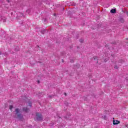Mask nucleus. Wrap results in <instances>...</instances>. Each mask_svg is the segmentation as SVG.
Instances as JSON below:
<instances>
[{
    "label": "nucleus",
    "mask_w": 128,
    "mask_h": 128,
    "mask_svg": "<svg viewBox=\"0 0 128 128\" xmlns=\"http://www.w3.org/2000/svg\"><path fill=\"white\" fill-rule=\"evenodd\" d=\"M36 116L38 120H42V116L38 113H36Z\"/></svg>",
    "instance_id": "obj_1"
},
{
    "label": "nucleus",
    "mask_w": 128,
    "mask_h": 128,
    "mask_svg": "<svg viewBox=\"0 0 128 128\" xmlns=\"http://www.w3.org/2000/svg\"><path fill=\"white\" fill-rule=\"evenodd\" d=\"M16 115L17 116V118H20L22 116V114H18V113L20 112V110H18V108L16 110Z\"/></svg>",
    "instance_id": "obj_2"
},
{
    "label": "nucleus",
    "mask_w": 128,
    "mask_h": 128,
    "mask_svg": "<svg viewBox=\"0 0 128 128\" xmlns=\"http://www.w3.org/2000/svg\"><path fill=\"white\" fill-rule=\"evenodd\" d=\"M120 124V121L118 120H114L113 122V124Z\"/></svg>",
    "instance_id": "obj_3"
},
{
    "label": "nucleus",
    "mask_w": 128,
    "mask_h": 128,
    "mask_svg": "<svg viewBox=\"0 0 128 128\" xmlns=\"http://www.w3.org/2000/svg\"><path fill=\"white\" fill-rule=\"evenodd\" d=\"M110 12L112 14H114L116 12V9H112L110 10Z\"/></svg>",
    "instance_id": "obj_4"
},
{
    "label": "nucleus",
    "mask_w": 128,
    "mask_h": 128,
    "mask_svg": "<svg viewBox=\"0 0 128 128\" xmlns=\"http://www.w3.org/2000/svg\"><path fill=\"white\" fill-rule=\"evenodd\" d=\"M23 110L26 112H28V108H24L23 109Z\"/></svg>",
    "instance_id": "obj_5"
},
{
    "label": "nucleus",
    "mask_w": 128,
    "mask_h": 128,
    "mask_svg": "<svg viewBox=\"0 0 128 128\" xmlns=\"http://www.w3.org/2000/svg\"><path fill=\"white\" fill-rule=\"evenodd\" d=\"M28 106H32V102H30V101H28Z\"/></svg>",
    "instance_id": "obj_6"
},
{
    "label": "nucleus",
    "mask_w": 128,
    "mask_h": 128,
    "mask_svg": "<svg viewBox=\"0 0 128 128\" xmlns=\"http://www.w3.org/2000/svg\"><path fill=\"white\" fill-rule=\"evenodd\" d=\"M102 118H104V120H106V116H102Z\"/></svg>",
    "instance_id": "obj_7"
},
{
    "label": "nucleus",
    "mask_w": 128,
    "mask_h": 128,
    "mask_svg": "<svg viewBox=\"0 0 128 128\" xmlns=\"http://www.w3.org/2000/svg\"><path fill=\"white\" fill-rule=\"evenodd\" d=\"M12 105H10V106H9V108H10V110H12Z\"/></svg>",
    "instance_id": "obj_8"
},
{
    "label": "nucleus",
    "mask_w": 128,
    "mask_h": 128,
    "mask_svg": "<svg viewBox=\"0 0 128 128\" xmlns=\"http://www.w3.org/2000/svg\"><path fill=\"white\" fill-rule=\"evenodd\" d=\"M4 56H8V53H7V52H5V53L4 54Z\"/></svg>",
    "instance_id": "obj_9"
},
{
    "label": "nucleus",
    "mask_w": 128,
    "mask_h": 128,
    "mask_svg": "<svg viewBox=\"0 0 128 128\" xmlns=\"http://www.w3.org/2000/svg\"><path fill=\"white\" fill-rule=\"evenodd\" d=\"M114 68H118V66H115Z\"/></svg>",
    "instance_id": "obj_10"
},
{
    "label": "nucleus",
    "mask_w": 128,
    "mask_h": 128,
    "mask_svg": "<svg viewBox=\"0 0 128 128\" xmlns=\"http://www.w3.org/2000/svg\"><path fill=\"white\" fill-rule=\"evenodd\" d=\"M96 57H94V60H96Z\"/></svg>",
    "instance_id": "obj_11"
},
{
    "label": "nucleus",
    "mask_w": 128,
    "mask_h": 128,
    "mask_svg": "<svg viewBox=\"0 0 128 128\" xmlns=\"http://www.w3.org/2000/svg\"><path fill=\"white\" fill-rule=\"evenodd\" d=\"M64 95H65V96H66V93H64Z\"/></svg>",
    "instance_id": "obj_12"
},
{
    "label": "nucleus",
    "mask_w": 128,
    "mask_h": 128,
    "mask_svg": "<svg viewBox=\"0 0 128 128\" xmlns=\"http://www.w3.org/2000/svg\"><path fill=\"white\" fill-rule=\"evenodd\" d=\"M104 62H106V59H104Z\"/></svg>",
    "instance_id": "obj_13"
},
{
    "label": "nucleus",
    "mask_w": 128,
    "mask_h": 128,
    "mask_svg": "<svg viewBox=\"0 0 128 128\" xmlns=\"http://www.w3.org/2000/svg\"><path fill=\"white\" fill-rule=\"evenodd\" d=\"M38 84H40V81L39 80H38Z\"/></svg>",
    "instance_id": "obj_14"
},
{
    "label": "nucleus",
    "mask_w": 128,
    "mask_h": 128,
    "mask_svg": "<svg viewBox=\"0 0 128 128\" xmlns=\"http://www.w3.org/2000/svg\"><path fill=\"white\" fill-rule=\"evenodd\" d=\"M2 54V52H0V55Z\"/></svg>",
    "instance_id": "obj_15"
}]
</instances>
